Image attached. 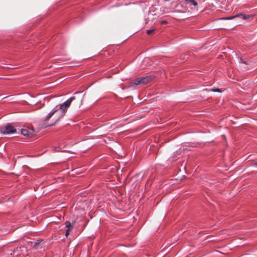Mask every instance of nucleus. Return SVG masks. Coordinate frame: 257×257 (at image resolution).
Listing matches in <instances>:
<instances>
[{
	"label": "nucleus",
	"mask_w": 257,
	"mask_h": 257,
	"mask_svg": "<svg viewBox=\"0 0 257 257\" xmlns=\"http://www.w3.org/2000/svg\"><path fill=\"white\" fill-rule=\"evenodd\" d=\"M16 132V129L10 123H8L0 128V133L4 135H10L14 134Z\"/></svg>",
	"instance_id": "obj_1"
},
{
	"label": "nucleus",
	"mask_w": 257,
	"mask_h": 257,
	"mask_svg": "<svg viewBox=\"0 0 257 257\" xmlns=\"http://www.w3.org/2000/svg\"><path fill=\"white\" fill-rule=\"evenodd\" d=\"M75 99V96H72L69 98L68 100L65 101L59 106L57 105L56 107H58V110L61 109L62 111V115H64L65 111L70 106L72 101Z\"/></svg>",
	"instance_id": "obj_2"
},
{
	"label": "nucleus",
	"mask_w": 257,
	"mask_h": 257,
	"mask_svg": "<svg viewBox=\"0 0 257 257\" xmlns=\"http://www.w3.org/2000/svg\"><path fill=\"white\" fill-rule=\"evenodd\" d=\"M251 17V15H248L243 14L241 13H238L233 16L223 18H222V19L231 20L235 18H240L242 19L243 20H246V19L250 18Z\"/></svg>",
	"instance_id": "obj_3"
},
{
	"label": "nucleus",
	"mask_w": 257,
	"mask_h": 257,
	"mask_svg": "<svg viewBox=\"0 0 257 257\" xmlns=\"http://www.w3.org/2000/svg\"><path fill=\"white\" fill-rule=\"evenodd\" d=\"M184 3L189 6H193L195 8H196L198 6L197 3L195 0H183Z\"/></svg>",
	"instance_id": "obj_4"
},
{
	"label": "nucleus",
	"mask_w": 257,
	"mask_h": 257,
	"mask_svg": "<svg viewBox=\"0 0 257 257\" xmlns=\"http://www.w3.org/2000/svg\"><path fill=\"white\" fill-rule=\"evenodd\" d=\"M58 111V107H55L53 110H52L47 115V116L45 118V120L47 121L49 120L52 115Z\"/></svg>",
	"instance_id": "obj_5"
},
{
	"label": "nucleus",
	"mask_w": 257,
	"mask_h": 257,
	"mask_svg": "<svg viewBox=\"0 0 257 257\" xmlns=\"http://www.w3.org/2000/svg\"><path fill=\"white\" fill-rule=\"evenodd\" d=\"M140 79L141 80V82L142 84H147L149 82H150L152 79L151 76H147L146 77H144L142 78H140Z\"/></svg>",
	"instance_id": "obj_6"
},
{
	"label": "nucleus",
	"mask_w": 257,
	"mask_h": 257,
	"mask_svg": "<svg viewBox=\"0 0 257 257\" xmlns=\"http://www.w3.org/2000/svg\"><path fill=\"white\" fill-rule=\"evenodd\" d=\"M142 84V82H141V80L140 79V78H138L137 79H136L135 81V82L133 83V82H131L130 84V85L129 86L130 87H134V86H136L139 84Z\"/></svg>",
	"instance_id": "obj_7"
},
{
	"label": "nucleus",
	"mask_w": 257,
	"mask_h": 257,
	"mask_svg": "<svg viewBox=\"0 0 257 257\" xmlns=\"http://www.w3.org/2000/svg\"><path fill=\"white\" fill-rule=\"evenodd\" d=\"M21 134L24 136L29 137L31 135L29 132L26 129H22Z\"/></svg>",
	"instance_id": "obj_8"
},
{
	"label": "nucleus",
	"mask_w": 257,
	"mask_h": 257,
	"mask_svg": "<svg viewBox=\"0 0 257 257\" xmlns=\"http://www.w3.org/2000/svg\"><path fill=\"white\" fill-rule=\"evenodd\" d=\"M65 226L67 228H70V227L72 226V225H71V223L70 221H66L65 222Z\"/></svg>",
	"instance_id": "obj_9"
},
{
	"label": "nucleus",
	"mask_w": 257,
	"mask_h": 257,
	"mask_svg": "<svg viewBox=\"0 0 257 257\" xmlns=\"http://www.w3.org/2000/svg\"><path fill=\"white\" fill-rule=\"evenodd\" d=\"M42 241V240H41V239H38V240H36L34 242V245H35V246H36V245H37L39 244L41 242V241Z\"/></svg>",
	"instance_id": "obj_10"
},
{
	"label": "nucleus",
	"mask_w": 257,
	"mask_h": 257,
	"mask_svg": "<svg viewBox=\"0 0 257 257\" xmlns=\"http://www.w3.org/2000/svg\"><path fill=\"white\" fill-rule=\"evenodd\" d=\"M211 91L213 92H221V90L219 88L212 89Z\"/></svg>",
	"instance_id": "obj_11"
},
{
	"label": "nucleus",
	"mask_w": 257,
	"mask_h": 257,
	"mask_svg": "<svg viewBox=\"0 0 257 257\" xmlns=\"http://www.w3.org/2000/svg\"><path fill=\"white\" fill-rule=\"evenodd\" d=\"M154 30H147V33L148 35H150V34H152L154 32Z\"/></svg>",
	"instance_id": "obj_12"
},
{
	"label": "nucleus",
	"mask_w": 257,
	"mask_h": 257,
	"mask_svg": "<svg viewBox=\"0 0 257 257\" xmlns=\"http://www.w3.org/2000/svg\"><path fill=\"white\" fill-rule=\"evenodd\" d=\"M69 232H70V229L67 228L66 231L65 236H67L69 234Z\"/></svg>",
	"instance_id": "obj_13"
},
{
	"label": "nucleus",
	"mask_w": 257,
	"mask_h": 257,
	"mask_svg": "<svg viewBox=\"0 0 257 257\" xmlns=\"http://www.w3.org/2000/svg\"><path fill=\"white\" fill-rule=\"evenodd\" d=\"M167 23V22L166 21H162L161 22V24H166Z\"/></svg>",
	"instance_id": "obj_14"
},
{
	"label": "nucleus",
	"mask_w": 257,
	"mask_h": 257,
	"mask_svg": "<svg viewBox=\"0 0 257 257\" xmlns=\"http://www.w3.org/2000/svg\"><path fill=\"white\" fill-rule=\"evenodd\" d=\"M254 165L257 166V162L254 163Z\"/></svg>",
	"instance_id": "obj_15"
},
{
	"label": "nucleus",
	"mask_w": 257,
	"mask_h": 257,
	"mask_svg": "<svg viewBox=\"0 0 257 257\" xmlns=\"http://www.w3.org/2000/svg\"><path fill=\"white\" fill-rule=\"evenodd\" d=\"M80 92H76L75 94H78V93H79Z\"/></svg>",
	"instance_id": "obj_16"
}]
</instances>
